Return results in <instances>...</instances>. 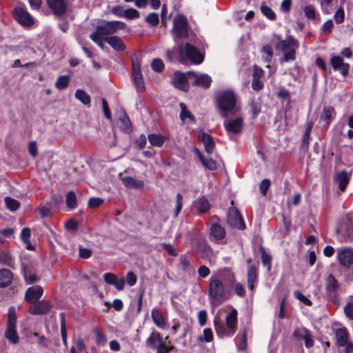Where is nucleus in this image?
<instances>
[{"mask_svg": "<svg viewBox=\"0 0 353 353\" xmlns=\"http://www.w3.org/2000/svg\"><path fill=\"white\" fill-rule=\"evenodd\" d=\"M334 116L335 111L332 107H325L323 108L321 119L325 121L327 125L330 124L331 121L334 119Z\"/></svg>", "mask_w": 353, "mask_h": 353, "instance_id": "obj_33", "label": "nucleus"}, {"mask_svg": "<svg viewBox=\"0 0 353 353\" xmlns=\"http://www.w3.org/2000/svg\"><path fill=\"white\" fill-rule=\"evenodd\" d=\"M192 76H195L194 72H175L172 75V83L175 88L185 92L189 88L188 81L192 79Z\"/></svg>", "mask_w": 353, "mask_h": 353, "instance_id": "obj_8", "label": "nucleus"}, {"mask_svg": "<svg viewBox=\"0 0 353 353\" xmlns=\"http://www.w3.org/2000/svg\"><path fill=\"white\" fill-rule=\"evenodd\" d=\"M179 52L181 61L189 60L194 63L199 64L203 61V55L194 46L189 43L179 45Z\"/></svg>", "mask_w": 353, "mask_h": 353, "instance_id": "obj_4", "label": "nucleus"}, {"mask_svg": "<svg viewBox=\"0 0 353 353\" xmlns=\"http://www.w3.org/2000/svg\"><path fill=\"white\" fill-rule=\"evenodd\" d=\"M223 127L229 137L240 134L243 132V119L238 117L235 119H229L223 121Z\"/></svg>", "mask_w": 353, "mask_h": 353, "instance_id": "obj_7", "label": "nucleus"}, {"mask_svg": "<svg viewBox=\"0 0 353 353\" xmlns=\"http://www.w3.org/2000/svg\"><path fill=\"white\" fill-rule=\"evenodd\" d=\"M14 18L23 26H31L34 23V20L31 15L23 8L21 7L16 8L14 11Z\"/></svg>", "mask_w": 353, "mask_h": 353, "instance_id": "obj_12", "label": "nucleus"}, {"mask_svg": "<svg viewBox=\"0 0 353 353\" xmlns=\"http://www.w3.org/2000/svg\"><path fill=\"white\" fill-rule=\"evenodd\" d=\"M339 288V283L335 277L330 274L326 279V292L328 294L332 295Z\"/></svg>", "mask_w": 353, "mask_h": 353, "instance_id": "obj_27", "label": "nucleus"}, {"mask_svg": "<svg viewBox=\"0 0 353 353\" xmlns=\"http://www.w3.org/2000/svg\"><path fill=\"white\" fill-rule=\"evenodd\" d=\"M5 336L13 344L19 342V336L16 330V318L14 314H9L7 330Z\"/></svg>", "mask_w": 353, "mask_h": 353, "instance_id": "obj_11", "label": "nucleus"}, {"mask_svg": "<svg viewBox=\"0 0 353 353\" xmlns=\"http://www.w3.org/2000/svg\"><path fill=\"white\" fill-rule=\"evenodd\" d=\"M344 313L350 320L353 319V302L347 303L344 307Z\"/></svg>", "mask_w": 353, "mask_h": 353, "instance_id": "obj_58", "label": "nucleus"}, {"mask_svg": "<svg viewBox=\"0 0 353 353\" xmlns=\"http://www.w3.org/2000/svg\"><path fill=\"white\" fill-rule=\"evenodd\" d=\"M179 107H180V109H181V112H180V119H181V120L183 122H184L186 119H188L191 121H192L193 123H195L196 119H195L194 116L192 114V113L190 111H189L187 109V107H186L185 104L183 103H181L179 104Z\"/></svg>", "mask_w": 353, "mask_h": 353, "instance_id": "obj_31", "label": "nucleus"}, {"mask_svg": "<svg viewBox=\"0 0 353 353\" xmlns=\"http://www.w3.org/2000/svg\"><path fill=\"white\" fill-rule=\"evenodd\" d=\"M132 77L134 81L137 85V88L139 92L144 90V83L141 72L140 65L138 62L132 61Z\"/></svg>", "mask_w": 353, "mask_h": 353, "instance_id": "obj_16", "label": "nucleus"}, {"mask_svg": "<svg viewBox=\"0 0 353 353\" xmlns=\"http://www.w3.org/2000/svg\"><path fill=\"white\" fill-rule=\"evenodd\" d=\"M261 12L269 19L274 20L276 19V14L273 10L268 6L263 4L261 6Z\"/></svg>", "mask_w": 353, "mask_h": 353, "instance_id": "obj_43", "label": "nucleus"}, {"mask_svg": "<svg viewBox=\"0 0 353 353\" xmlns=\"http://www.w3.org/2000/svg\"><path fill=\"white\" fill-rule=\"evenodd\" d=\"M145 21L152 26H157L159 24V19L158 14L155 12L150 13L145 18Z\"/></svg>", "mask_w": 353, "mask_h": 353, "instance_id": "obj_46", "label": "nucleus"}, {"mask_svg": "<svg viewBox=\"0 0 353 353\" xmlns=\"http://www.w3.org/2000/svg\"><path fill=\"white\" fill-rule=\"evenodd\" d=\"M103 202V200L98 197H92L88 200V205L90 208H97Z\"/></svg>", "mask_w": 353, "mask_h": 353, "instance_id": "obj_57", "label": "nucleus"}, {"mask_svg": "<svg viewBox=\"0 0 353 353\" xmlns=\"http://www.w3.org/2000/svg\"><path fill=\"white\" fill-rule=\"evenodd\" d=\"M199 139L204 145L205 152L210 154H212L215 146L212 137L208 133L202 132Z\"/></svg>", "mask_w": 353, "mask_h": 353, "instance_id": "obj_21", "label": "nucleus"}, {"mask_svg": "<svg viewBox=\"0 0 353 353\" xmlns=\"http://www.w3.org/2000/svg\"><path fill=\"white\" fill-rule=\"evenodd\" d=\"M257 279L256 270L254 265H250L248 268V281L255 282Z\"/></svg>", "mask_w": 353, "mask_h": 353, "instance_id": "obj_50", "label": "nucleus"}, {"mask_svg": "<svg viewBox=\"0 0 353 353\" xmlns=\"http://www.w3.org/2000/svg\"><path fill=\"white\" fill-rule=\"evenodd\" d=\"M200 160L204 167L210 170H214L216 168V163L212 159H205L200 155Z\"/></svg>", "mask_w": 353, "mask_h": 353, "instance_id": "obj_42", "label": "nucleus"}, {"mask_svg": "<svg viewBox=\"0 0 353 353\" xmlns=\"http://www.w3.org/2000/svg\"><path fill=\"white\" fill-rule=\"evenodd\" d=\"M303 11L307 18L312 20L316 19L318 14L315 8L312 5H308L304 7Z\"/></svg>", "mask_w": 353, "mask_h": 353, "instance_id": "obj_39", "label": "nucleus"}, {"mask_svg": "<svg viewBox=\"0 0 353 353\" xmlns=\"http://www.w3.org/2000/svg\"><path fill=\"white\" fill-rule=\"evenodd\" d=\"M30 230L29 228H24L22 229L21 232V238L24 243H27L30 241Z\"/></svg>", "mask_w": 353, "mask_h": 353, "instance_id": "obj_63", "label": "nucleus"}, {"mask_svg": "<svg viewBox=\"0 0 353 353\" xmlns=\"http://www.w3.org/2000/svg\"><path fill=\"white\" fill-rule=\"evenodd\" d=\"M336 343L339 346L343 347L347 344L348 339L347 330L345 327L339 328L335 331Z\"/></svg>", "mask_w": 353, "mask_h": 353, "instance_id": "obj_25", "label": "nucleus"}, {"mask_svg": "<svg viewBox=\"0 0 353 353\" xmlns=\"http://www.w3.org/2000/svg\"><path fill=\"white\" fill-rule=\"evenodd\" d=\"M119 128L125 132H130L132 130L130 121L124 110H121L117 121Z\"/></svg>", "mask_w": 353, "mask_h": 353, "instance_id": "obj_20", "label": "nucleus"}, {"mask_svg": "<svg viewBox=\"0 0 353 353\" xmlns=\"http://www.w3.org/2000/svg\"><path fill=\"white\" fill-rule=\"evenodd\" d=\"M172 32L174 41L176 39L185 38L188 36V22L183 15H176L173 20Z\"/></svg>", "mask_w": 353, "mask_h": 353, "instance_id": "obj_6", "label": "nucleus"}, {"mask_svg": "<svg viewBox=\"0 0 353 353\" xmlns=\"http://www.w3.org/2000/svg\"><path fill=\"white\" fill-rule=\"evenodd\" d=\"M217 104L219 114L222 117H228L237 113L241 107L236 103V97L232 90H225L219 94Z\"/></svg>", "mask_w": 353, "mask_h": 353, "instance_id": "obj_2", "label": "nucleus"}, {"mask_svg": "<svg viewBox=\"0 0 353 353\" xmlns=\"http://www.w3.org/2000/svg\"><path fill=\"white\" fill-rule=\"evenodd\" d=\"M151 316L157 326H158L161 329L165 328V322L164 321L162 314L157 309H152L151 312Z\"/></svg>", "mask_w": 353, "mask_h": 353, "instance_id": "obj_29", "label": "nucleus"}, {"mask_svg": "<svg viewBox=\"0 0 353 353\" xmlns=\"http://www.w3.org/2000/svg\"><path fill=\"white\" fill-rule=\"evenodd\" d=\"M47 3L55 14L61 15L66 10L64 0H47Z\"/></svg>", "mask_w": 353, "mask_h": 353, "instance_id": "obj_19", "label": "nucleus"}, {"mask_svg": "<svg viewBox=\"0 0 353 353\" xmlns=\"http://www.w3.org/2000/svg\"><path fill=\"white\" fill-rule=\"evenodd\" d=\"M43 293V288L40 285L30 287L26 290L25 300L32 305L39 300Z\"/></svg>", "mask_w": 353, "mask_h": 353, "instance_id": "obj_14", "label": "nucleus"}, {"mask_svg": "<svg viewBox=\"0 0 353 353\" xmlns=\"http://www.w3.org/2000/svg\"><path fill=\"white\" fill-rule=\"evenodd\" d=\"M163 342L162 339L159 333L152 332L150 336L147 339L146 343L148 345L152 346L154 348L157 347L158 345Z\"/></svg>", "mask_w": 353, "mask_h": 353, "instance_id": "obj_35", "label": "nucleus"}, {"mask_svg": "<svg viewBox=\"0 0 353 353\" xmlns=\"http://www.w3.org/2000/svg\"><path fill=\"white\" fill-rule=\"evenodd\" d=\"M182 206H183V196L181 194L178 193L176 194V205H175V208H174V212H173L174 216L175 218L179 215V214L182 208Z\"/></svg>", "mask_w": 353, "mask_h": 353, "instance_id": "obj_47", "label": "nucleus"}, {"mask_svg": "<svg viewBox=\"0 0 353 353\" xmlns=\"http://www.w3.org/2000/svg\"><path fill=\"white\" fill-rule=\"evenodd\" d=\"M330 64L334 70H341V73L343 77H346L349 73L350 65L344 63L342 57L339 56H334L330 59Z\"/></svg>", "mask_w": 353, "mask_h": 353, "instance_id": "obj_15", "label": "nucleus"}, {"mask_svg": "<svg viewBox=\"0 0 353 353\" xmlns=\"http://www.w3.org/2000/svg\"><path fill=\"white\" fill-rule=\"evenodd\" d=\"M147 143V138L144 134H141L135 141V144L139 149H143Z\"/></svg>", "mask_w": 353, "mask_h": 353, "instance_id": "obj_59", "label": "nucleus"}, {"mask_svg": "<svg viewBox=\"0 0 353 353\" xmlns=\"http://www.w3.org/2000/svg\"><path fill=\"white\" fill-rule=\"evenodd\" d=\"M294 296L296 299L299 300L301 303H303L307 305H312L311 301L309 299H307L306 296H305L299 290L294 291Z\"/></svg>", "mask_w": 353, "mask_h": 353, "instance_id": "obj_53", "label": "nucleus"}, {"mask_svg": "<svg viewBox=\"0 0 353 353\" xmlns=\"http://www.w3.org/2000/svg\"><path fill=\"white\" fill-rule=\"evenodd\" d=\"M336 23H341L343 22L345 19V12L342 7H340L334 15Z\"/></svg>", "mask_w": 353, "mask_h": 353, "instance_id": "obj_54", "label": "nucleus"}, {"mask_svg": "<svg viewBox=\"0 0 353 353\" xmlns=\"http://www.w3.org/2000/svg\"><path fill=\"white\" fill-rule=\"evenodd\" d=\"M5 203L6 204L7 208L11 211H15L19 207V203L17 200L11 197H6Z\"/></svg>", "mask_w": 353, "mask_h": 353, "instance_id": "obj_44", "label": "nucleus"}, {"mask_svg": "<svg viewBox=\"0 0 353 353\" xmlns=\"http://www.w3.org/2000/svg\"><path fill=\"white\" fill-rule=\"evenodd\" d=\"M52 305L48 301H41L33 303L29 308V312L33 315H43L48 313Z\"/></svg>", "mask_w": 353, "mask_h": 353, "instance_id": "obj_13", "label": "nucleus"}, {"mask_svg": "<svg viewBox=\"0 0 353 353\" xmlns=\"http://www.w3.org/2000/svg\"><path fill=\"white\" fill-rule=\"evenodd\" d=\"M24 278L28 284H31L37 280L36 275L29 271H25Z\"/></svg>", "mask_w": 353, "mask_h": 353, "instance_id": "obj_61", "label": "nucleus"}, {"mask_svg": "<svg viewBox=\"0 0 353 353\" xmlns=\"http://www.w3.org/2000/svg\"><path fill=\"white\" fill-rule=\"evenodd\" d=\"M121 181L123 185L128 188L138 190L141 189L144 185L143 181L135 179L132 176L123 177L121 178Z\"/></svg>", "mask_w": 353, "mask_h": 353, "instance_id": "obj_23", "label": "nucleus"}, {"mask_svg": "<svg viewBox=\"0 0 353 353\" xmlns=\"http://www.w3.org/2000/svg\"><path fill=\"white\" fill-rule=\"evenodd\" d=\"M90 38L91 39V40L93 42H94L96 44H97L102 50L104 49L105 44H104L103 41H105V39H103L101 36L92 32L90 35Z\"/></svg>", "mask_w": 353, "mask_h": 353, "instance_id": "obj_49", "label": "nucleus"}, {"mask_svg": "<svg viewBox=\"0 0 353 353\" xmlns=\"http://www.w3.org/2000/svg\"><path fill=\"white\" fill-rule=\"evenodd\" d=\"M105 41L117 51H123L125 46L121 39L117 36H111L105 38Z\"/></svg>", "mask_w": 353, "mask_h": 353, "instance_id": "obj_22", "label": "nucleus"}, {"mask_svg": "<svg viewBox=\"0 0 353 353\" xmlns=\"http://www.w3.org/2000/svg\"><path fill=\"white\" fill-rule=\"evenodd\" d=\"M196 207L199 213H204L210 210V205L205 197H201L197 199Z\"/></svg>", "mask_w": 353, "mask_h": 353, "instance_id": "obj_32", "label": "nucleus"}, {"mask_svg": "<svg viewBox=\"0 0 353 353\" xmlns=\"http://www.w3.org/2000/svg\"><path fill=\"white\" fill-rule=\"evenodd\" d=\"M296 51L284 52L283 57L281 59V62H288L295 59Z\"/></svg>", "mask_w": 353, "mask_h": 353, "instance_id": "obj_56", "label": "nucleus"}, {"mask_svg": "<svg viewBox=\"0 0 353 353\" xmlns=\"http://www.w3.org/2000/svg\"><path fill=\"white\" fill-rule=\"evenodd\" d=\"M61 335L63 343L65 347H68L67 332L65 326V320L63 314H61Z\"/></svg>", "mask_w": 353, "mask_h": 353, "instance_id": "obj_38", "label": "nucleus"}, {"mask_svg": "<svg viewBox=\"0 0 353 353\" xmlns=\"http://www.w3.org/2000/svg\"><path fill=\"white\" fill-rule=\"evenodd\" d=\"M137 276L132 272H129L126 275V282L130 286H133L137 283Z\"/></svg>", "mask_w": 353, "mask_h": 353, "instance_id": "obj_64", "label": "nucleus"}, {"mask_svg": "<svg viewBox=\"0 0 353 353\" xmlns=\"http://www.w3.org/2000/svg\"><path fill=\"white\" fill-rule=\"evenodd\" d=\"M299 46V41L290 36L288 39L282 40L277 43V48L283 52L296 51Z\"/></svg>", "mask_w": 353, "mask_h": 353, "instance_id": "obj_17", "label": "nucleus"}, {"mask_svg": "<svg viewBox=\"0 0 353 353\" xmlns=\"http://www.w3.org/2000/svg\"><path fill=\"white\" fill-rule=\"evenodd\" d=\"M124 14L123 17L127 19H136L139 17V12L134 8L125 10Z\"/></svg>", "mask_w": 353, "mask_h": 353, "instance_id": "obj_55", "label": "nucleus"}, {"mask_svg": "<svg viewBox=\"0 0 353 353\" xmlns=\"http://www.w3.org/2000/svg\"><path fill=\"white\" fill-rule=\"evenodd\" d=\"M77 196L73 191H70L65 196L67 206L70 209H74L77 207Z\"/></svg>", "mask_w": 353, "mask_h": 353, "instance_id": "obj_36", "label": "nucleus"}, {"mask_svg": "<svg viewBox=\"0 0 353 353\" xmlns=\"http://www.w3.org/2000/svg\"><path fill=\"white\" fill-rule=\"evenodd\" d=\"M232 286H234V292L238 296H239L241 297L244 296L245 291L244 288L243 287V285L241 283H235V282H234Z\"/></svg>", "mask_w": 353, "mask_h": 353, "instance_id": "obj_60", "label": "nucleus"}, {"mask_svg": "<svg viewBox=\"0 0 353 353\" xmlns=\"http://www.w3.org/2000/svg\"><path fill=\"white\" fill-rule=\"evenodd\" d=\"M75 98L80 101L83 105H90V104L91 99L90 96L83 90H77Z\"/></svg>", "mask_w": 353, "mask_h": 353, "instance_id": "obj_34", "label": "nucleus"}, {"mask_svg": "<svg viewBox=\"0 0 353 353\" xmlns=\"http://www.w3.org/2000/svg\"><path fill=\"white\" fill-rule=\"evenodd\" d=\"M225 236L223 228L217 223H214L210 228V236L216 241L222 240Z\"/></svg>", "mask_w": 353, "mask_h": 353, "instance_id": "obj_24", "label": "nucleus"}, {"mask_svg": "<svg viewBox=\"0 0 353 353\" xmlns=\"http://www.w3.org/2000/svg\"><path fill=\"white\" fill-rule=\"evenodd\" d=\"M227 222L232 227L239 230L245 228V223L239 213L235 208H230L227 216Z\"/></svg>", "mask_w": 353, "mask_h": 353, "instance_id": "obj_10", "label": "nucleus"}, {"mask_svg": "<svg viewBox=\"0 0 353 353\" xmlns=\"http://www.w3.org/2000/svg\"><path fill=\"white\" fill-rule=\"evenodd\" d=\"M235 276L228 268L220 270L213 274L209 280L208 296L212 303H221L225 296V285H232Z\"/></svg>", "mask_w": 353, "mask_h": 353, "instance_id": "obj_1", "label": "nucleus"}, {"mask_svg": "<svg viewBox=\"0 0 353 353\" xmlns=\"http://www.w3.org/2000/svg\"><path fill=\"white\" fill-rule=\"evenodd\" d=\"M117 276L112 273H105L103 275V279L105 282L109 285H113L116 282Z\"/></svg>", "mask_w": 353, "mask_h": 353, "instance_id": "obj_62", "label": "nucleus"}, {"mask_svg": "<svg viewBox=\"0 0 353 353\" xmlns=\"http://www.w3.org/2000/svg\"><path fill=\"white\" fill-rule=\"evenodd\" d=\"M0 262L7 265H10L12 263V259L10 253L3 250L0 251Z\"/></svg>", "mask_w": 353, "mask_h": 353, "instance_id": "obj_51", "label": "nucleus"}, {"mask_svg": "<svg viewBox=\"0 0 353 353\" xmlns=\"http://www.w3.org/2000/svg\"><path fill=\"white\" fill-rule=\"evenodd\" d=\"M310 333V331L304 327H297L293 333V336L298 340H303Z\"/></svg>", "mask_w": 353, "mask_h": 353, "instance_id": "obj_40", "label": "nucleus"}, {"mask_svg": "<svg viewBox=\"0 0 353 353\" xmlns=\"http://www.w3.org/2000/svg\"><path fill=\"white\" fill-rule=\"evenodd\" d=\"M148 139L150 145L155 147H161L165 140V137L160 134H150Z\"/></svg>", "mask_w": 353, "mask_h": 353, "instance_id": "obj_30", "label": "nucleus"}, {"mask_svg": "<svg viewBox=\"0 0 353 353\" xmlns=\"http://www.w3.org/2000/svg\"><path fill=\"white\" fill-rule=\"evenodd\" d=\"M262 52L265 54V56H264L265 61L266 63H270L272 59V54H273V51H272L271 46H263L262 48Z\"/></svg>", "mask_w": 353, "mask_h": 353, "instance_id": "obj_52", "label": "nucleus"}, {"mask_svg": "<svg viewBox=\"0 0 353 353\" xmlns=\"http://www.w3.org/2000/svg\"><path fill=\"white\" fill-rule=\"evenodd\" d=\"M70 77L67 75H62L58 77L56 83L55 87L58 90H63L65 89L69 83Z\"/></svg>", "mask_w": 353, "mask_h": 353, "instance_id": "obj_37", "label": "nucleus"}, {"mask_svg": "<svg viewBox=\"0 0 353 353\" xmlns=\"http://www.w3.org/2000/svg\"><path fill=\"white\" fill-rule=\"evenodd\" d=\"M194 81L192 82L193 85L200 86L203 88H208L210 86L212 79L207 74H202L199 75L192 76Z\"/></svg>", "mask_w": 353, "mask_h": 353, "instance_id": "obj_18", "label": "nucleus"}, {"mask_svg": "<svg viewBox=\"0 0 353 353\" xmlns=\"http://www.w3.org/2000/svg\"><path fill=\"white\" fill-rule=\"evenodd\" d=\"M336 258L341 266L350 268L353 264V248H338L336 250Z\"/></svg>", "mask_w": 353, "mask_h": 353, "instance_id": "obj_9", "label": "nucleus"}, {"mask_svg": "<svg viewBox=\"0 0 353 353\" xmlns=\"http://www.w3.org/2000/svg\"><path fill=\"white\" fill-rule=\"evenodd\" d=\"M152 69L157 72H161L164 68V63L160 59H154L151 63Z\"/></svg>", "mask_w": 353, "mask_h": 353, "instance_id": "obj_48", "label": "nucleus"}, {"mask_svg": "<svg viewBox=\"0 0 353 353\" xmlns=\"http://www.w3.org/2000/svg\"><path fill=\"white\" fill-rule=\"evenodd\" d=\"M214 327L219 336H231L237 329V311L233 309L225 318V324L220 321L214 319Z\"/></svg>", "mask_w": 353, "mask_h": 353, "instance_id": "obj_3", "label": "nucleus"}, {"mask_svg": "<svg viewBox=\"0 0 353 353\" xmlns=\"http://www.w3.org/2000/svg\"><path fill=\"white\" fill-rule=\"evenodd\" d=\"M125 23L120 21H105L97 26L96 31L94 33L100 36L110 35L116 33L119 30L125 28Z\"/></svg>", "mask_w": 353, "mask_h": 353, "instance_id": "obj_5", "label": "nucleus"}, {"mask_svg": "<svg viewBox=\"0 0 353 353\" xmlns=\"http://www.w3.org/2000/svg\"><path fill=\"white\" fill-rule=\"evenodd\" d=\"M336 181L339 183L341 191H343L349 183V175L346 171L339 172L336 176Z\"/></svg>", "mask_w": 353, "mask_h": 353, "instance_id": "obj_28", "label": "nucleus"}, {"mask_svg": "<svg viewBox=\"0 0 353 353\" xmlns=\"http://www.w3.org/2000/svg\"><path fill=\"white\" fill-rule=\"evenodd\" d=\"M261 250H262V263L264 266L267 268L268 270L269 271L271 269L272 257L269 254L265 252L263 248H261Z\"/></svg>", "mask_w": 353, "mask_h": 353, "instance_id": "obj_45", "label": "nucleus"}, {"mask_svg": "<svg viewBox=\"0 0 353 353\" xmlns=\"http://www.w3.org/2000/svg\"><path fill=\"white\" fill-rule=\"evenodd\" d=\"M12 280V273L8 269L0 270V288L9 285Z\"/></svg>", "mask_w": 353, "mask_h": 353, "instance_id": "obj_26", "label": "nucleus"}, {"mask_svg": "<svg viewBox=\"0 0 353 353\" xmlns=\"http://www.w3.org/2000/svg\"><path fill=\"white\" fill-rule=\"evenodd\" d=\"M213 339L212 331L210 328H205L203 330V335L199 336L198 340L201 342L209 343Z\"/></svg>", "mask_w": 353, "mask_h": 353, "instance_id": "obj_41", "label": "nucleus"}]
</instances>
